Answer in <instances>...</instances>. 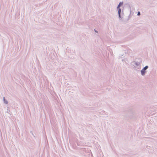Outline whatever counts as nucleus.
<instances>
[{
    "mask_svg": "<svg viewBox=\"0 0 157 157\" xmlns=\"http://www.w3.org/2000/svg\"><path fill=\"white\" fill-rule=\"evenodd\" d=\"M148 68V66H146L144 68L141 70V74L142 75H144L145 73V70Z\"/></svg>",
    "mask_w": 157,
    "mask_h": 157,
    "instance_id": "f257e3e1",
    "label": "nucleus"
},
{
    "mask_svg": "<svg viewBox=\"0 0 157 157\" xmlns=\"http://www.w3.org/2000/svg\"><path fill=\"white\" fill-rule=\"evenodd\" d=\"M123 2H120L119 5L118 6H117V8H120V6H121V5H122L123 4Z\"/></svg>",
    "mask_w": 157,
    "mask_h": 157,
    "instance_id": "f03ea898",
    "label": "nucleus"
},
{
    "mask_svg": "<svg viewBox=\"0 0 157 157\" xmlns=\"http://www.w3.org/2000/svg\"><path fill=\"white\" fill-rule=\"evenodd\" d=\"M117 9H118V14H119V16H120V13H121V9L120 8H117Z\"/></svg>",
    "mask_w": 157,
    "mask_h": 157,
    "instance_id": "7ed1b4c3",
    "label": "nucleus"
},
{
    "mask_svg": "<svg viewBox=\"0 0 157 157\" xmlns=\"http://www.w3.org/2000/svg\"><path fill=\"white\" fill-rule=\"evenodd\" d=\"M140 12H138L137 15H140Z\"/></svg>",
    "mask_w": 157,
    "mask_h": 157,
    "instance_id": "20e7f679",
    "label": "nucleus"
},
{
    "mask_svg": "<svg viewBox=\"0 0 157 157\" xmlns=\"http://www.w3.org/2000/svg\"><path fill=\"white\" fill-rule=\"evenodd\" d=\"M4 98H4V102H5V103H6V104L7 103V101H5V100H4Z\"/></svg>",
    "mask_w": 157,
    "mask_h": 157,
    "instance_id": "39448f33",
    "label": "nucleus"
}]
</instances>
